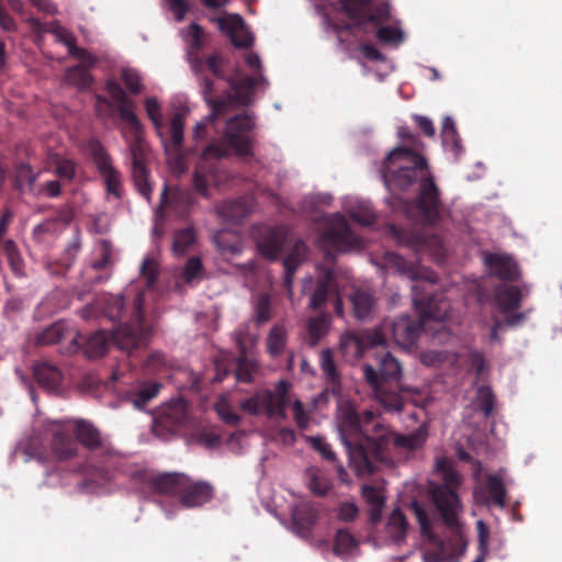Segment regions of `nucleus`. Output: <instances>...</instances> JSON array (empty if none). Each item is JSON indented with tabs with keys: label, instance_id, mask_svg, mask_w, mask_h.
<instances>
[{
	"label": "nucleus",
	"instance_id": "1",
	"mask_svg": "<svg viewBox=\"0 0 562 562\" xmlns=\"http://www.w3.org/2000/svg\"><path fill=\"white\" fill-rule=\"evenodd\" d=\"M336 429L347 450L349 467L358 476L372 474L375 462L387 461L392 446L411 451L423 447L428 437L425 425L411 434L398 435L375 419L371 409L359 414L349 401L338 403Z\"/></svg>",
	"mask_w": 562,
	"mask_h": 562
},
{
	"label": "nucleus",
	"instance_id": "2",
	"mask_svg": "<svg viewBox=\"0 0 562 562\" xmlns=\"http://www.w3.org/2000/svg\"><path fill=\"white\" fill-rule=\"evenodd\" d=\"M381 178L389 189L407 190L419 183L417 198L418 221L432 225L440 215V193L428 169L426 159L405 147L391 150L383 161Z\"/></svg>",
	"mask_w": 562,
	"mask_h": 562
},
{
	"label": "nucleus",
	"instance_id": "3",
	"mask_svg": "<svg viewBox=\"0 0 562 562\" xmlns=\"http://www.w3.org/2000/svg\"><path fill=\"white\" fill-rule=\"evenodd\" d=\"M202 63L204 65L202 67L200 66V71L195 75L200 80L203 98L211 108V112L203 119V121L195 124V138H200L202 136L201 133L209 124H212L218 119L226 117L235 106L248 105L252 100L255 90L258 87H262L265 89L268 85L267 79L259 72L254 77H246L239 81H232L233 94L218 101L213 100V82L203 77V71L207 68L214 76L222 77L221 59L217 55H212L205 61L202 60Z\"/></svg>",
	"mask_w": 562,
	"mask_h": 562
},
{
	"label": "nucleus",
	"instance_id": "4",
	"mask_svg": "<svg viewBox=\"0 0 562 562\" xmlns=\"http://www.w3.org/2000/svg\"><path fill=\"white\" fill-rule=\"evenodd\" d=\"M436 471L440 474L442 484H430V497L440 514L443 524L458 531L461 527L459 515L463 507L456 488L461 484L459 473L452 469L450 460L440 458L435 463Z\"/></svg>",
	"mask_w": 562,
	"mask_h": 562
},
{
	"label": "nucleus",
	"instance_id": "5",
	"mask_svg": "<svg viewBox=\"0 0 562 562\" xmlns=\"http://www.w3.org/2000/svg\"><path fill=\"white\" fill-rule=\"evenodd\" d=\"M322 224L317 246L324 251L327 262L335 261V251L347 252L362 248V239L352 232L347 218L341 213L324 215Z\"/></svg>",
	"mask_w": 562,
	"mask_h": 562
},
{
	"label": "nucleus",
	"instance_id": "6",
	"mask_svg": "<svg viewBox=\"0 0 562 562\" xmlns=\"http://www.w3.org/2000/svg\"><path fill=\"white\" fill-rule=\"evenodd\" d=\"M290 402L289 384L280 380L274 391L260 390L239 403L240 408L252 416H265L268 419L284 420L288 415L286 404Z\"/></svg>",
	"mask_w": 562,
	"mask_h": 562
},
{
	"label": "nucleus",
	"instance_id": "7",
	"mask_svg": "<svg viewBox=\"0 0 562 562\" xmlns=\"http://www.w3.org/2000/svg\"><path fill=\"white\" fill-rule=\"evenodd\" d=\"M144 294L137 293L135 297V317L133 324H124L113 331V340L121 350L132 352L134 349L142 348L147 345L151 335V329L143 322L142 306Z\"/></svg>",
	"mask_w": 562,
	"mask_h": 562
},
{
	"label": "nucleus",
	"instance_id": "8",
	"mask_svg": "<svg viewBox=\"0 0 562 562\" xmlns=\"http://www.w3.org/2000/svg\"><path fill=\"white\" fill-rule=\"evenodd\" d=\"M187 416V401L181 397L173 398L160 407L153 422V431L157 437L168 440L186 423Z\"/></svg>",
	"mask_w": 562,
	"mask_h": 562
},
{
	"label": "nucleus",
	"instance_id": "9",
	"mask_svg": "<svg viewBox=\"0 0 562 562\" xmlns=\"http://www.w3.org/2000/svg\"><path fill=\"white\" fill-rule=\"evenodd\" d=\"M88 148L100 176L105 182L108 198L113 196L115 200H120L123 191L122 179L120 172L114 168L109 154L97 139H91Z\"/></svg>",
	"mask_w": 562,
	"mask_h": 562
},
{
	"label": "nucleus",
	"instance_id": "10",
	"mask_svg": "<svg viewBox=\"0 0 562 562\" xmlns=\"http://www.w3.org/2000/svg\"><path fill=\"white\" fill-rule=\"evenodd\" d=\"M227 150L220 144L213 143L209 145L202 153L193 176L194 189L205 198L209 196V182L216 181V167L212 162L222 157H225Z\"/></svg>",
	"mask_w": 562,
	"mask_h": 562
},
{
	"label": "nucleus",
	"instance_id": "11",
	"mask_svg": "<svg viewBox=\"0 0 562 562\" xmlns=\"http://www.w3.org/2000/svg\"><path fill=\"white\" fill-rule=\"evenodd\" d=\"M255 120L249 113L226 119L225 137L239 155H248L251 150V131Z\"/></svg>",
	"mask_w": 562,
	"mask_h": 562
},
{
	"label": "nucleus",
	"instance_id": "12",
	"mask_svg": "<svg viewBox=\"0 0 562 562\" xmlns=\"http://www.w3.org/2000/svg\"><path fill=\"white\" fill-rule=\"evenodd\" d=\"M130 132L133 134L135 140L130 145L131 155L133 158L132 177L137 191L148 202L151 200L153 186L148 179V170L144 165L143 157L146 150V144L142 140L140 130L135 131L126 124Z\"/></svg>",
	"mask_w": 562,
	"mask_h": 562
},
{
	"label": "nucleus",
	"instance_id": "13",
	"mask_svg": "<svg viewBox=\"0 0 562 562\" xmlns=\"http://www.w3.org/2000/svg\"><path fill=\"white\" fill-rule=\"evenodd\" d=\"M339 4L352 20L366 19L379 25L390 19V5L384 0L376 3H371L370 0H339Z\"/></svg>",
	"mask_w": 562,
	"mask_h": 562
},
{
	"label": "nucleus",
	"instance_id": "14",
	"mask_svg": "<svg viewBox=\"0 0 562 562\" xmlns=\"http://www.w3.org/2000/svg\"><path fill=\"white\" fill-rule=\"evenodd\" d=\"M409 506L419 525L422 537L435 547L434 551L427 550L423 553L424 562H443L446 559L445 542L434 532L427 512L416 499L412 501Z\"/></svg>",
	"mask_w": 562,
	"mask_h": 562
},
{
	"label": "nucleus",
	"instance_id": "15",
	"mask_svg": "<svg viewBox=\"0 0 562 562\" xmlns=\"http://www.w3.org/2000/svg\"><path fill=\"white\" fill-rule=\"evenodd\" d=\"M363 378L371 387L373 397L386 409L400 412L403 408L401 395L395 391H390L386 383H381L380 374L371 363L361 366Z\"/></svg>",
	"mask_w": 562,
	"mask_h": 562
},
{
	"label": "nucleus",
	"instance_id": "16",
	"mask_svg": "<svg viewBox=\"0 0 562 562\" xmlns=\"http://www.w3.org/2000/svg\"><path fill=\"white\" fill-rule=\"evenodd\" d=\"M135 481L150 487L154 492L167 495H178L187 484V475L183 473H164L154 475L148 471H142L134 475Z\"/></svg>",
	"mask_w": 562,
	"mask_h": 562
},
{
	"label": "nucleus",
	"instance_id": "17",
	"mask_svg": "<svg viewBox=\"0 0 562 562\" xmlns=\"http://www.w3.org/2000/svg\"><path fill=\"white\" fill-rule=\"evenodd\" d=\"M66 422L49 420L45 425V436H50L52 454L57 460H67L76 454L77 445L70 438L68 429L65 426Z\"/></svg>",
	"mask_w": 562,
	"mask_h": 562
},
{
	"label": "nucleus",
	"instance_id": "18",
	"mask_svg": "<svg viewBox=\"0 0 562 562\" xmlns=\"http://www.w3.org/2000/svg\"><path fill=\"white\" fill-rule=\"evenodd\" d=\"M384 260H385V267L387 270L392 271L393 273L406 276L409 279L417 281L415 284L420 285L419 291H418L419 297H423L424 301H426V299L422 295V292L425 291V286L418 280L423 279L431 284L435 283V281H436L435 278L431 277L427 270L422 269L420 266L415 265L413 262H407L402 256H400L395 252H386L384 256ZM426 293L429 294L430 291L426 290ZM429 299L430 297H427V301Z\"/></svg>",
	"mask_w": 562,
	"mask_h": 562
},
{
	"label": "nucleus",
	"instance_id": "19",
	"mask_svg": "<svg viewBox=\"0 0 562 562\" xmlns=\"http://www.w3.org/2000/svg\"><path fill=\"white\" fill-rule=\"evenodd\" d=\"M218 29L229 37L232 44L238 48H246L252 45L254 36L245 25L239 14L225 13L215 19Z\"/></svg>",
	"mask_w": 562,
	"mask_h": 562
},
{
	"label": "nucleus",
	"instance_id": "20",
	"mask_svg": "<svg viewBox=\"0 0 562 562\" xmlns=\"http://www.w3.org/2000/svg\"><path fill=\"white\" fill-rule=\"evenodd\" d=\"M383 344L384 338L380 331L361 336L353 331H345L339 338V350L346 358L357 360L362 356L367 345L378 346Z\"/></svg>",
	"mask_w": 562,
	"mask_h": 562
},
{
	"label": "nucleus",
	"instance_id": "21",
	"mask_svg": "<svg viewBox=\"0 0 562 562\" xmlns=\"http://www.w3.org/2000/svg\"><path fill=\"white\" fill-rule=\"evenodd\" d=\"M255 237L260 254L270 260H276L288 241V231L283 226L265 227Z\"/></svg>",
	"mask_w": 562,
	"mask_h": 562
},
{
	"label": "nucleus",
	"instance_id": "22",
	"mask_svg": "<svg viewBox=\"0 0 562 562\" xmlns=\"http://www.w3.org/2000/svg\"><path fill=\"white\" fill-rule=\"evenodd\" d=\"M419 284L412 285L413 303L416 308L422 313L424 319H434L437 322H445L450 318L451 303L447 299L430 297L424 301L419 297Z\"/></svg>",
	"mask_w": 562,
	"mask_h": 562
},
{
	"label": "nucleus",
	"instance_id": "23",
	"mask_svg": "<svg viewBox=\"0 0 562 562\" xmlns=\"http://www.w3.org/2000/svg\"><path fill=\"white\" fill-rule=\"evenodd\" d=\"M82 471L87 477L82 483L78 485L80 492L89 494H103L110 491L112 475L108 469L103 467H97L88 461L83 465Z\"/></svg>",
	"mask_w": 562,
	"mask_h": 562
},
{
	"label": "nucleus",
	"instance_id": "24",
	"mask_svg": "<svg viewBox=\"0 0 562 562\" xmlns=\"http://www.w3.org/2000/svg\"><path fill=\"white\" fill-rule=\"evenodd\" d=\"M341 207L359 225L371 226L375 223L376 212L369 200L356 195H347L341 200Z\"/></svg>",
	"mask_w": 562,
	"mask_h": 562
},
{
	"label": "nucleus",
	"instance_id": "25",
	"mask_svg": "<svg viewBox=\"0 0 562 562\" xmlns=\"http://www.w3.org/2000/svg\"><path fill=\"white\" fill-rule=\"evenodd\" d=\"M422 323L407 315L400 316L392 323L394 341L403 349L412 348L420 334Z\"/></svg>",
	"mask_w": 562,
	"mask_h": 562
},
{
	"label": "nucleus",
	"instance_id": "26",
	"mask_svg": "<svg viewBox=\"0 0 562 562\" xmlns=\"http://www.w3.org/2000/svg\"><path fill=\"white\" fill-rule=\"evenodd\" d=\"M106 91L113 102L117 104L120 117L128 124L133 130L137 131L140 127V122L134 112V102L130 100L121 86L113 80L108 81Z\"/></svg>",
	"mask_w": 562,
	"mask_h": 562
},
{
	"label": "nucleus",
	"instance_id": "27",
	"mask_svg": "<svg viewBox=\"0 0 562 562\" xmlns=\"http://www.w3.org/2000/svg\"><path fill=\"white\" fill-rule=\"evenodd\" d=\"M484 263L488 272L504 281L517 280L520 271L513 257L499 254H484Z\"/></svg>",
	"mask_w": 562,
	"mask_h": 562
},
{
	"label": "nucleus",
	"instance_id": "28",
	"mask_svg": "<svg viewBox=\"0 0 562 562\" xmlns=\"http://www.w3.org/2000/svg\"><path fill=\"white\" fill-rule=\"evenodd\" d=\"M308 248L302 239H296L291 248V251L283 259L284 277L283 284L288 290V296L293 300V281L296 269L307 258Z\"/></svg>",
	"mask_w": 562,
	"mask_h": 562
},
{
	"label": "nucleus",
	"instance_id": "29",
	"mask_svg": "<svg viewBox=\"0 0 562 562\" xmlns=\"http://www.w3.org/2000/svg\"><path fill=\"white\" fill-rule=\"evenodd\" d=\"M213 497V488L206 482H193L187 476V484L179 494L180 503L183 507H199L207 503Z\"/></svg>",
	"mask_w": 562,
	"mask_h": 562
},
{
	"label": "nucleus",
	"instance_id": "30",
	"mask_svg": "<svg viewBox=\"0 0 562 562\" xmlns=\"http://www.w3.org/2000/svg\"><path fill=\"white\" fill-rule=\"evenodd\" d=\"M202 34L203 31L201 26L195 22L180 31V35L187 44V58L194 74H198L200 71V66L202 67L204 65L198 56V53L202 47Z\"/></svg>",
	"mask_w": 562,
	"mask_h": 562
},
{
	"label": "nucleus",
	"instance_id": "31",
	"mask_svg": "<svg viewBox=\"0 0 562 562\" xmlns=\"http://www.w3.org/2000/svg\"><path fill=\"white\" fill-rule=\"evenodd\" d=\"M61 340H70L76 345V347H78L85 339L80 334L68 328L64 322H56L49 325L36 337V342L38 345H53L60 342Z\"/></svg>",
	"mask_w": 562,
	"mask_h": 562
},
{
	"label": "nucleus",
	"instance_id": "32",
	"mask_svg": "<svg viewBox=\"0 0 562 562\" xmlns=\"http://www.w3.org/2000/svg\"><path fill=\"white\" fill-rule=\"evenodd\" d=\"M27 23L31 27L42 36L44 33H50L55 40L68 48V53L75 49L76 37L75 35L64 27L58 21H52L48 24H43L36 18H29Z\"/></svg>",
	"mask_w": 562,
	"mask_h": 562
},
{
	"label": "nucleus",
	"instance_id": "33",
	"mask_svg": "<svg viewBox=\"0 0 562 562\" xmlns=\"http://www.w3.org/2000/svg\"><path fill=\"white\" fill-rule=\"evenodd\" d=\"M171 198L169 199V188L167 184L164 186V189L160 193V203L155 210L154 214V227L153 235L156 238H160L164 235V218L165 211L172 210L175 212H179V199L181 195L180 191H171Z\"/></svg>",
	"mask_w": 562,
	"mask_h": 562
},
{
	"label": "nucleus",
	"instance_id": "34",
	"mask_svg": "<svg viewBox=\"0 0 562 562\" xmlns=\"http://www.w3.org/2000/svg\"><path fill=\"white\" fill-rule=\"evenodd\" d=\"M316 519V509L310 503H300L292 508L291 530L300 537H307Z\"/></svg>",
	"mask_w": 562,
	"mask_h": 562
},
{
	"label": "nucleus",
	"instance_id": "35",
	"mask_svg": "<svg viewBox=\"0 0 562 562\" xmlns=\"http://www.w3.org/2000/svg\"><path fill=\"white\" fill-rule=\"evenodd\" d=\"M409 525L400 508L392 510L387 517L384 532L386 541L396 546L405 542Z\"/></svg>",
	"mask_w": 562,
	"mask_h": 562
},
{
	"label": "nucleus",
	"instance_id": "36",
	"mask_svg": "<svg viewBox=\"0 0 562 562\" xmlns=\"http://www.w3.org/2000/svg\"><path fill=\"white\" fill-rule=\"evenodd\" d=\"M183 128H184V114L176 113L170 121V144H165V150L167 154L175 153L176 167L180 172L186 170L182 161L179 157L180 150L183 143Z\"/></svg>",
	"mask_w": 562,
	"mask_h": 562
},
{
	"label": "nucleus",
	"instance_id": "37",
	"mask_svg": "<svg viewBox=\"0 0 562 562\" xmlns=\"http://www.w3.org/2000/svg\"><path fill=\"white\" fill-rule=\"evenodd\" d=\"M33 373L36 382L43 389L48 392L59 391L64 376L56 366L48 362H41L34 367Z\"/></svg>",
	"mask_w": 562,
	"mask_h": 562
},
{
	"label": "nucleus",
	"instance_id": "38",
	"mask_svg": "<svg viewBox=\"0 0 562 562\" xmlns=\"http://www.w3.org/2000/svg\"><path fill=\"white\" fill-rule=\"evenodd\" d=\"M317 270L319 272V277L315 289L311 293L308 303V307L311 310L322 307L327 302L328 292L333 288V270L323 266H317Z\"/></svg>",
	"mask_w": 562,
	"mask_h": 562
},
{
	"label": "nucleus",
	"instance_id": "39",
	"mask_svg": "<svg viewBox=\"0 0 562 562\" xmlns=\"http://www.w3.org/2000/svg\"><path fill=\"white\" fill-rule=\"evenodd\" d=\"M334 554L342 561H349L360 554L358 540L346 529L337 531L333 546Z\"/></svg>",
	"mask_w": 562,
	"mask_h": 562
},
{
	"label": "nucleus",
	"instance_id": "40",
	"mask_svg": "<svg viewBox=\"0 0 562 562\" xmlns=\"http://www.w3.org/2000/svg\"><path fill=\"white\" fill-rule=\"evenodd\" d=\"M161 387L162 384L159 382L146 381L140 383L137 389L128 391L126 398L136 409L142 411L158 395Z\"/></svg>",
	"mask_w": 562,
	"mask_h": 562
},
{
	"label": "nucleus",
	"instance_id": "41",
	"mask_svg": "<svg viewBox=\"0 0 562 562\" xmlns=\"http://www.w3.org/2000/svg\"><path fill=\"white\" fill-rule=\"evenodd\" d=\"M217 214L227 222H238L250 213V205L245 198L225 201L216 206Z\"/></svg>",
	"mask_w": 562,
	"mask_h": 562
},
{
	"label": "nucleus",
	"instance_id": "42",
	"mask_svg": "<svg viewBox=\"0 0 562 562\" xmlns=\"http://www.w3.org/2000/svg\"><path fill=\"white\" fill-rule=\"evenodd\" d=\"M379 370L376 372L380 374L381 383L387 382H401L403 378V369L398 360L391 355V352H385L379 359Z\"/></svg>",
	"mask_w": 562,
	"mask_h": 562
},
{
	"label": "nucleus",
	"instance_id": "43",
	"mask_svg": "<svg viewBox=\"0 0 562 562\" xmlns=\"http://www.w3.org/2000/svg\"><path fill=\"white\" fill-rule=\"evenodd\" d=\"M304 480L311 493L315 496H325L331 487L329 476L316 467L305 470Z\"/></svg>",
	"mask_w": 562,
	"mask_h": 562
},
{
	"label": "nucleus",
	"instance_id": "44",
	"mask_svg": "<svg viewBox=\"0 0 562 562\" xmlns=\"http://www.w3.org/2000/svg\"><path fill=\"white\" fill-rule=\"evenodd\" d=\"M77 439L88 449L94 450L102 446V439L98 428L85 419L74 420Z\"/></svg>",
	"mask_w": 562,
	"mask_h": 562
},
{
	"label": "nucleus",
	"instance_id": "45",
	"mask_svg": "<svg viewBox=\"0 0 562 562\" xmlns=\"http://www.w3.org/2000/svg\"><path fill=\"white\" fill-rule=\"evenodd\" d=\"M522 294L517 286H501L496 291V304L504 314L510 313L520 305Z\"/></svg>",
	"mask_w": 562,
	"mask_h": 562
},
{
	"label": "nucleus",
	"instance_id": "46",
	"mask_svg": "<svg viewBox=\"0 0 562 562\" xmlns=\"http://www.w3.org/2000/svg\"><path fill=\"white\" fill-rule=\"evenodd\" d=\"M442 145L447 150H451L456 157L462 153L461 138L458 134L456 123L451 116H446L441 128Z\"/></svg>",
	"mask_w": 562,
	"mask_h": 562
},
{
	"label": "nucleus",
	"instance_id": "47",
	"mask_svg": "<svg viewBox=\"0 0 562 562\" xmlns=\"http://www.w3.org/2000/svg\"><path fill=\"white\" fill-rule=\"evenodd\" d=\"M288 340V330L283 324H274L267 336V350L271 357L283 353Z\"/></svg>",
	"mask_w": 562,
	"mask_h": 562
},
{
	"label": "nucleus",
	"instance_id": "48",
	"mask_svg": "<svg viewBox=\"0 0 562 562\" xmlns=\"http://www.w3.org/2000/svg\"><path fill=\"white\" fill-rule=\"evenodd\" d=\"M48 165L54 168V173L63 180L71 181L76 177L77 165L67 157L59 154H50Z\"/></svg>",
	"mask_w": 562,
	"mask_h": 562
},
{
	"label": "nucleus",
	"instance_id": "49",
	"mask_svg": "<svg viewBox=\"0 0 562 562\" xmlns=\"http://www.w3.org/2000/svg\"><path fill=\"white\" fill-rule=\"evenodd\" d=\"M330 323L331 319L328 314H322L308 319L307 339L311 346H316L319 340L328 333Z\"/></svg>",
	"mask_w": 562,
	"mask_h": 562
},
{
	"label": "nucleus",
	"instance_id": "50",
	"mask_svg": "<svg viewBox=\"0 0 562 562\" xmlns=\"http://www.w3.org/2000/svg\"><path fill=\"white\" fill-rule=\"evenodd\" d=\"M109 335L104 330H99L91 335L85 344V355L88 358L95 359L103 357L109 349Z\"/></svg>",
	"mask_w": 562,
	"mask_h": 562
},
{
	"label": "nucleus",
	"instance_id": "51",
	"mask_svg": "<svg viewBox=\"0 0 562 562\" xmlns=\"http://www.w3.org/2000/svg\"><path fill=\"white\" fill-rule=\"evenodd\" d=\"M353 313L358 319L370 317L374 308V300L372 295L362 290H356L351 296Z\"/></svg>",
	"mask_w": 562,
	"mask_h": 562
},
{
	"label": "nucleus",
	"instance_id": "52",
	"mask_svg": "<svg viewBox=\"0 0 562 562\" xmlns=\"http://www.w3.org/2000/svg\"><path fill=\"white\" fill-rule=\"evenodd\" d=\"M486 487L493 503L501 508H504L506 505V487L504 483V479L502 476V470L496 474H488L486 477Z\"/></svg>",
	"mask_w": 562,
	"mask_h": 562
},
{
	"label": "nucleus",
	"instance_id": "53",
	"mask_svg": "<svg viewBox=\"0 0 562 562\" xmlns=\"http://www.w3.org/2000/svg\"><path fill=\"white\" fill-rule=\"evenodd\" d=\"M41 171H34L29 164H21L16 169V186L22 192L33 193Z\"/></svg>",
	"mask_w": 562,
	"mask_h": 562
},
{
	"label": "nucleus",
	"instance_id": "54",
	"mask_svg": "<svg viewBox=\"0 0 562 562\" xmlns=\"http://www.w3.org/2000/svg\"><path fill=\"white\" fill-rule=\"evenodd\" d=\"M334 196L331 193H313L306 195L301 203V211L307 215L317 213L324 206H330L333 204Z\"/></svg>",
	"mask_w": 562,
	"mask_h": 562
},
{
	"label": "nucleus",
	"instance_id": "55",
	"mask_svg": "<svg viewBox=\"0 0 562 562\" xmlns=\"http://www.w3.org/2000/svg\"><path fill=\"white\" fill-rule=\"evenodd\" d=\"M196 240L195 231L191 227L176 232L172 243V251L175 256H184Z\"/></svg>",
	"mask_w": 562,
	"mask_h": 562
},
{
	"label": "nucleus",
	"instance_id": "56",
	"mask_svg": "<svg viewBox=\"0 0 562 562\" xmlns=\"http://www.w3.org/2000/svg\"><path fill=\"white\" fill-rule=\"evenodd\" d=\"M42 438L40 436H34L30 438L27 443H21L13 452V454L22 456L24 461L27 462L30 460H38L43 462L44 453L42 451Z\"/></svg>",
	"mask_w": 562,
	"mask_h": 562
},
{
	"label": "nucleus",
	"instance_id": "57",
	"mask_svg": "<svg viewBox=\"0 0 562 562\" xmlns=\"http://www.w3.org/2000/svg\"><path fill=\"white\" fill-rule=\"evenodd\" d=\"M259 370V364L256 358L248 356L247 351L241 352L238 357L236 378L240 382H250L254 374Z\"/></svg>",
	"mask_w": 562,
	"mask_h": 562
},
{
	"label": "nucleus",
	"instance_id": "58",
	"mask_svg": "<svg viewBox=\"0 0 562 562\" xmlns=\"http://www.w3.org/2000/svg\"><path fill=\"white\" fill-rule=\"evenodd\" d=\"M254 319L257 325H262L271 318V296L260 293L252 300Z\"/></svg>",
	"mask_w": 562,
	"mask_h": 562
},
{
	"label": "nucleus",
	"instance_id": "59",
	"mask_svg": "<svg viewBox=\"0 0 562 562\" xmlns=\"http://www.w3.org/2000/svg\"><path fill=\"white\" fill-rule=\"evenodd\" d=\"M65 81L80 90L88 89L92 83V76L82 66H74L67 69Z\"/></svg>",
	"mask_w": 562,
	"mask_h": 562
},
{
	"label": "nucleus",
	"instance_id": "60",
	"mask_svg": "<svg viewBox=\"0 0 562 562\" xmlns=\"http://www.w3.org/2000/svg\"><path fill=\"white\" fill-rule=\"evenodd\" d=\"M4 252L7 255L9 265L15 276L22 277L25 274L24 260L18 249L16 244L12 239L4 243Z\"/></svg>",
	"mask_w": 562,
	"mask_h": 562
},
{
	"label": "nucleus",
	"instance_id": "61",
	"mask_svg": "<svg viewBox=\"0 0 562 562\" xmlns=\"http://www.w3.org/2000/svg\"><path fill=\"white\" fill-rule=\"evenodd\" d=\"M378 40L387 45L397 46L405 38V33L398 23L394 25L380 26L376 32Z\"/></svg>",
	"mask_w": 562,
	"mask_h": 562
},
{
	"label": "nucleus",
	"instance_id": "62",
	"mask_svg": "<svg viewBox=\"0 0 562 562\" xmlns=\"http://www.w3.org/2000/svg\"><path fill=\"white\" fill-rule=\"evenodd\" d=\"M473 403L475 407L483 413L484 417L488 418L494 408V394L492 389L486 385L480 386Z\"/></svg>",
	"mask_w": 562,
	"mask_h": 562
},
{
	"label": "nucleus",
	"instance_id": "63",
	"mask_svg": "<svg viewBox=\"0 0 562 562\" xmlns=\"http://www.w3.org/2000/svg\"><path fill=\"white\" fill-rule=\"evenodd\" d=\"M182 276L184 282L188 284L201 281L204 277L201 258L196 256L189 258L184 263Z\"/></svg>",
	"mask_w": 562,
	"mask_h": 562
},
{
	"label": "nucleus",
	"instance_id": "64",
	"mask_svg": "<svg viewBox=\"0 0 562 562\" xmlns=\"http://www.w3.org/2000/svg\"><path fill=\"white\" fill-rule=\"evenodd\" d=\"M121 79L132 93L138 94L142 91V77L138 70L132 67H123L121 70Z\"/></svg>",
	"mask_w": 562,
	"mask_h": 562
}]
</instances>
